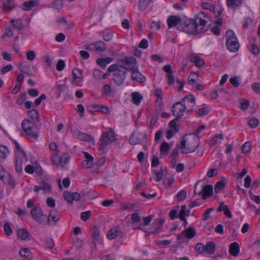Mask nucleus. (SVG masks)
<instances>
[{
    "label": "nucleus",
    "mask_w": 260,
    "mask_h": 260,
    "mask_svg": "<svg viewBox=\"0 0 260 260\" xmlns=\"http://www.w3.org/2000/svg\"><path fill=\"white\" fill-rule=\"evenodd\" d=\"M200 139L190 133L186 135L180 142V150L182 153L188 154L194 152L199 146Z\"/></svg>",
    "instance_id": "f257e3e1"
},
{
    "label": "nucleus",
    "mask_w": 260,
    "mask_h": 260,
    "mask_svg": "<svg viewBox=\"0 0 260 260\" xmlns=\"http://www.w3.org/2000/svg\"><path fill=\"white\" fill-rule=\"evenodd\" d=\"M196 103V98L193 94L185 96L180 101V119L184 118L192 112Z\"/></svg>",
    "instance_id": "f03ea898"
},
{
    "label": "nucleus",
    "mask_w": 260,
    "mask_h": 260,
    "mask_svg": "<svg viewBox=\"0 0 260 260\" xmlns=\"http://www.w3.org/2000/svg\"><path fill=\"white\" fill-rule=\"evenodd\" d=\"M209 19V16L204 12H200L195 15L193 20L196 27V34L204 32L208 29L207 22Z\"/></svg>",
    "instance_id": "7ed1b4c3"
},
{
    "label": "nucleus",
    "mask_w": 260,
    "mask_h": 260,
    "mask_svg": "<svg viewBox=\"0 0 260 260\" xmlns=\"http://www.w3.org/2000/svg\"><path fill=\"white\" fill-rule=\"evenodd\" d=\"M192 19L184 15H180V30L188 34L197 35L196 29Z\"/></svg>",
    "instance_id": "20e7f679"
},
{
    "label": "nucleus",
    "mask_w": 260,
    "mask_h": 260,
    "mask_svg": "<svg viewBox=\"0 0 260 260\" xmlns=\"http://www.w3.org/2000/svg\"><path fill=\"white\" fill-rule=\"evenodd\" d=\"M226 46L231 52H235L239 48V44L235 32L231 30L226 31Z\"/></svg>",
    "instance_id": "39448f33"
},
{
    "label": "nucleus",
    "mask_w": 260,
    "mask_h": 260,
    "mask_svg": "<svg viewBox=\"0 0 260 260\" xmlns=\"http://www.w3.org/2000/svg\"><path fill=\"white\" fill-rule=\"evenodd\" d=\"M115 140L114 131L113 129L103 132L100 139V144L99 150L101 151H104L106 147Z\"/></svg>",
    "instance_id": "423d86ee"
},
{
    "label": "nucleus",
    "mask_w": 260,
    "mask_h": 260,
    "mask_svg": "<svg viewBox=\"0 0 260 260\" xmlns=\"http://www.w3.org/2000/svg\"><path fill=\"white\" fill-rule=\"evenodd\" d=\"M119 66L128 71H132L138 67L136 59L133 57H125L118 61Z\"/></svg>",
    "instance_id": "0eeeda50"
},
{
    "label": "nucleus",
    "mask_w": 260,
    "mask_h": 260,
    "mask_svg": "<svg viewBox=\"0 0 260 260\" xmlns=\"http://www.w3.org/2000/svg\"><path fill=\"white\" fill-rule=\"evenodd\" d=\"M196 235V229L193 227H189L180 233V246L187 245L188 240L192 239Z\"/></svg>",
    "instance_id": "6e6552de"
},
{
    "label": "nucleus",
    "mask_w": 260,
    "mask_h": 260,
    "mask_svg": "<svg viewBox=\"0 0 260 260\" xmlns=\"http://www.w3.org/2000/svg\"><path fill=\"white\" fill-rule=\"evenodd\" d=\"M22 128L23 131L34 139H37L38 134L33 129V124L28 120L25 119L22 122Z\"/></svg>",
    "instance_id": "1a4fd4ad"
},
{
    "label": "nucleus",
    "mask_w": 260,
    "mask_h": 260,
    "mask_svg": "<svg viewBox=\"0 0 260 260\" xmlns=\"http://www.w3.org/2000/svg\"><path fill=\"white\" fill-rule=\"evenodd\" d=\"M200 180L197 182L195 185L194 188V194H199L201 195L202 194V198L203 200H206L207 198L211 197L213 194V186L211 185H206L202 187V189L199 191V192H197V186L198 184V183L200 182Z\"/></svg>",
    "instance_id": "9d476101"
},
{
    "label": "nucleus",
    "mask_w": 260,
    "mask_h": 260,
    "mask_svg": "<svg viewBox=\"0 0 260 260\" xmlns=\"http://www.w3.org/2000/svg\"><path fill=\"white\" fill-rule=\"evenodd\" d=\"M30 214L37 222L43 224L46 220V216L43 213L42 209L39 207H35L31 210Z\"/></svg>",
    "instance_id": "9b49d317"
},
{
    "label": "nucleus",
    "mask_w": 260,
    "mask_h": 260,
    "mask_svg": "<svg viewBox=\"0 0 260 260\" xmlns=\"http://www.w3.org/2000/svg\"><path fill=\"white\" fill-rule=\"evenodd\" d=\"M126 73V72L119 69L113 74V80L117 85L120 86L123 84Z\"/></svg>",
    "instance_id": "f8f14e48"
},
{
    "label": "nucleus",
    "mask_w": 260,
    "mask_h": 260,
    "mask_svg": "<svg viewBox=\"0 0 260 260\" xmlns=\"http://www.w3.org/2000/svg\"><path fill=\"white\" fill-rule=\"evenodd\" d=\"M64 199L69 204L72 205L73 201H78L80 198V195L77 192L71 193L68 191L63 192Z\"/></svg>",
    "instance_id": "ddd939ff"
},
{
    "label": "nucleus",
    "mask_w": 260,
    "mask_h": 260,
    "mask_svg": "<svg viewBox=\"0 0 260 260\" xmlns=\"http://www.w3.org/2000/svg\"><path fill=\"white\" fill-rule=\"evenodd\" d=\"M131 72V80L133 81L139 83H144L145 82L146 78L139 71L138 66Z\"/></svg>",
    "instance_id": "4468645a"
},
{
    "label": "nucleus",
    "mask_w": 260,
    "mask_h": 260,
    "mask_svg": "<svg viewBox=\"0 0 260 260\" xmlns=\"http://www.w3.org/2000/svg\"><path fill=\"white\" fill-rule=\"evenodd\" d=\"M118 236L121 237L123 236V233L119 226L114 227L110 230L107 233V238L110 240L114 239Z\"/></svg>",
    "instance_id": "2eb2a0df"
},
{
    "label": "nucleus",
    "mask_w": 260,
    "mask_h": 260,
    "mask_svg": "<svg viewBox=\"0 0 260 260\" xmlns=\"http://www.w3.org/2000/svg\"><path fill=\"white\" fill-rule=\"evenodd\" d=\"M74 134H75L76 135L77 138L80 140L86 142H94V138L89 134L79 132L78 130L74 131Z\"/></svg>",
    "instance_id": "dca6fc26"
},
{
    "label": "nucleus",
    "mask_w": 260,
    "mask_h": 260,
    "mask_svg": "<svg viewBox=\"0 0 260 260\" xmlns=\"http://www.w3.org/2000/svg\"><path fill=\"white\" fill-rule=\"evenodd\" d=\"M1 180L6 184L9 185L10 186L14 188L15 183L12 176L7 172L0 175Z\"/></svg>",
    "instance_id": "f3484780"
},
{
    "label": "nucleus",
    "mask_w": 260,
    "mask_h": 260,
    "mask_svg": "<svg viewBox=\"0 0 260 260\" xmlns=\"http://www.w3.org/2000/svg\"><path fill=\"white\" fill-rule=\"evenodd\" d=\"M145 135L141 133H133L129 139V143L131 145H136L141 143Z\"/></svg>",
    "instance_id": "a211bd4d"
},
{
    "label": "nucleus",
    "mask_w": 260,
    "mask_h": 260,
    "mask_svg": "<svg viewBox=\"0 0 260 260\" xmlns=\"http://www.w3.org/2000/svg\"><path fill=\"white\" fill-rule=\"evenodd\" d=\"M83 154L86 159L82 161V166L85 169H89L92 166L93 157L87 152H83Z\"/></svg>",
    "instance_id": "6ab92c4d"
},
{
    "label": "nucleus",
    "mask_w": 260,
    "mask_h": 260,
    "mask_svg": "<svg viewBox=\"0 0 260 260\" xmlns=\"http://www.w3.org/2000/svg\"><path fill=\"white\" fill-rule=\"evenodd\" d=\"M72 73L73 76V83L78 84L80 83L83 79V74L82 72L77 68H74L72 70Z\"/></svg>",
    "instance_id": "aec40b11"
},
{
    "label": "nucleus",
    "mask_w": 260,
    "mask_h": 260,
    "mask_svg": "<svg viewBox=\"0 0 260 260\" xmlns=\"http://www.w3.org/2000/svg\"><path fill=\"white\" fill-rule=\"evenodd\" d=\"M167 22L169 28L177 26L179 24V16L170 15L168 17Z\"/></svg>",
    "instance_id": "412c9836"
},
{
    "label": "nucleus",
    "mask_w": 260,
    "mask_h": 260,
    "mask_svg": "<svg viewBox=\"0 0 260 260\" xmlns=\"http://www.w3.org/2000/svg\"><path fill=\"white\" fill-rule=\"evenodd\" d=\"M240 252V246L239 244L236 242H233L230 245L229 253L234 256L238 255Z\"/></svg>",
    "instance_id": "4be33fe9"
},
{
    "label": "nucleus",
    "mask_w": 260,
    "mask_h": 260,
    "mask_svg": "<svg viewBox=\"0 0 260 260\" xmlns=\"http://www.w3.org/2000/svg\"><path fill=\"white\" fill-rule=\"evenodd\" d=\"M217 212H223L224 215L229 218H232V214L229 209L228 206L224 204L223 202H222L220 206L217 209Z\"/></svg>",
    "instance_id": "5701e85b"
},
{
    "label": "nucleus",
    "mask_w": 260,
    "mask_h": 260,
    "mask_svg": "<svg viewBox=\"0 0 260 260\" xmlns=\"http://www.w3.org/2000/svg\"><path fill=\"white\" fill-rule=\"evenodd\" d=\"M190 60L194 63L196 67L201 68L205 64L204 60L196 55H191L190 56Z\"/></svg>",
    "instance_id": "b1692460"
},
{
    "label": "nucleus",
    "mask_w": 260,
    "mask_h": 260,
    "mask_svg": "<svg viewBox=\"0 0 260 260\" xmlns=\"http://www.w3.org/2000/svg\"><path fill=\"white\" fill-rule=\"evenodd\" d=\"M51 188V185L48 182L42 181L39 185L35 187L34 191L38 192L40 190H43L44 192L49 191Z\"/></svg>",
    "instance_id": "393cba45"
},
{
    "label": "nucleus",
    "mask_w": 260,
    "mask_h": 260,
    "mask_svg": "<svg viewBox=\"0 0 260 260\" xmlns=\"http://www.w3.org/2000/svg\"><path fill=\"white\" fill-rule=\"evenodd\" d=\"M60 219V215L58 212L55 209L51 210L50 211L49 216L47 218L48 221H49L50 220H51L52 221L56 223Z\"/></svg>",
    "instance_id": "a878e982"
},
{
    "label": "nucleus",
    "mask_w": 260,
    "mask_h": 260,
    "mask_svg": "<svg viewBox=\"0 0 260 260\" xmlns=\"http://www.w3.org/2000/svg\"><path fill=\"white\" fill-rule=\"evenodd\" d=\"M113 59L111 57L101 58L96 60V63L102 68H105L107 64L111 62Z\"/></svg>",
    "instance_id": "bb28decb"
},
{
    "label": "nucleus",
    "mask_w": 260,
    "mask_h": 260,
    "mask_svg": "<svg viewBox=\"0 0 260 260\" xmlns=\"http://www.w3.org/2000/svg\"><path fill=\"white\" fill-rule=\"evenodd\" d=\"M244 0H226L227 6L232 9L240 7Z\"/></svg>",
    "instance_id": "cd10ccee"
},
{
    "label": "nucleus",
    "mask_w": 260,
    "mask_h": 260,
    "mask_svg": "<svg viewBox=\"0 0 260 260\" xmlns=\"http://www.w3.org/2000/svg\"><path fill=\"white\" fill-rule=\"evenodd\" d=\"M38 4L37 2L34 1H28L24 2L21 6V9L24 11H29L32 7Z\"/></svg>",
    "instance_id": "c85d7f7f"
},
{
    "label": "nucleus",
    "mask_w": 260,
    "mask_h": 260,
    "mask_svg": "<svg viewBox=\"0 0 260 260\" xmlns=\"http://www.w3.org/2000/svg\"><path fill=\"white\" fill-rule=\"evenodd\" d=\"M2 2L5 10H11L15 7L14 0H2Z\"/></svg>",
    "instance_id": "c756f323"
},
{
    "label": "nucleus",
    "mask_w": 260,
    "mask_h": 260,
    "mask_svg": "<svg viewBox=\"0 0 260 260\" xmlns=\"http://www.w3.org/2000/svg\"><path fill=\"white\" fill-rule=\"evenodd\" d=\"M226 185V181L224 180H220L218 181L214 187V191L216 193H219L222 190H223Z\"/></svg>",
    "instance_id": "7c9ffc66"
},
{
    "label": "nucleus",
    "mask_w": 260,
    "mask_h": 260,
    "mask_svg": "<svg viewBox=\"0 0 260 260\" xmlns=\"http://www.w3.org/2000/svg\"><path fill=\"white\" fill-rule=\"evenodd\" d=\"M19 254L21 256L27 257L28 259L32 258V253L27 248H21L19 251Z\"/></svg>",
    "instance_id": "2f4dec72"
},
{
    "label": "nucleus",
    "mask_w": 260,
    "mask_h": 260,
    "mask_svg": "<svg viewBox=\"0 0 260 260\" xmlns=\"http://www.w3.org/2000/svg\"><path fill=\"white\" fill-rule=\"evenodd\" d=\"M95 49L98 52H103L106 49V45L102 41H97L94 43Z\"/></svg>",
    "instance_id": "473e14b6"
},
{
    "label": "nucleus",
    "mask_w": 260,
    "mask_h": 260,
    "mask_svg": "<svg viewBox=\"0 0 260 260\" xmlns=\"http://www.w3.org/2000/svg\"><path fill=\"white\" fill-rule=\"evenodd\" d=\"M9 150L5 145H0V161L4 160L9 154Z\"/></svg>",
    "instance_id": "72a5a7b5"
},
{
    "label": "nucleus",
    "mask_w": 260,
    "mask_h": 260,
    "mask_svg": "<svg viewBox=\"0 0 260 260\" xmlns=\"http://www.w3.org/2000/svg\"><path fill=\"white\" fill-rule=\"evenodd\" d=\"M166 168H164L163 167H161L159 171H157L156 170L153 171V173L155 175V179L157 181H159L162 179L164 176V172L165 171Z\"/></svg>",
    "instance_id": "f704fd0d"
},
{
    "label": "nucleus",
    "mask_w": 260,
    "mask_h": 260,
    "mask_svg": "<svg viewBox=\"0 0 260 260\" xmlns=\"http://www.w3.org/2000/svg\"><path fill=\"white\" fill-rule=\"evenodd\" d=\"M215 245L214 242H208L205 246V251L208 254H213L215 252Z\"/></svg>",
    "instance_id": "c9c22d12"
},
{
    "label": "nucleus",
    "mask_w": 260,
    "mask_h": 260,
    "mask_svg": "<svg viewBox=\"0 0 260 260\" xmlns=\"http://www.w3.org/2000/svg\"><path fill=\"white\" fill-rule=\"evenodd\" d=\"M18 237L22 240H26L28 237V233L26 230L21 229L17 231Z\"/></svg>",
    "instance_id": "e433bc0d"
},
{
    "label": "nucleus",
    "mask_w": 260,
    "mask_h": 260,
    "mask_svg": "<svg viewBox=\"0 0 260 260\" xmlns=\"http://www.w3.org/2000/svg\"><path fill=\"white\" fill-rule=\"evenodd\" d=\"M165 220L164 218L156 220L155 222L154 223V226L155 228V230L154 232H152L151 233H157L160 229H161L163 226V224L165 222Z\"/></svg>",
    "instance_id": "4c0bfd02"
},
{
    "label": "nucleus",
    "mask_w": 260,
    "mask_h": 260,
    "mask_svg": "<svg viewBox=\"0 0 260 260\" xmlns=\"http://www.w3.org/2000/svg\"><path fill=\"white\" fill-rule=\"evenodd\" d=\"M132 96L133 103L139 105L142 100V95L139 92H136L132 93Z\"/></svg>",
    "instance_id": "58836bf2"
},
{
    "label": "nucleus",
    "mask_w": 260,
    "mask_h": 260,
    "mask_svg": "<svg viewBox=\"0 0 260 260\" xmlns=\"http://www.w3.org/2000/svg\"><path fill=\"white\" fill-rule=\"evenodd\" d=\"M223 9L219 5H216L213 6L211 12L214 13L216 17H218L222 13Z\"/></svg>",
    "instance_id": "ea45409f"
},
{
    "label": "nucleus",
    "mask_w": 260,
    "mask_h": 260,
    "mask_svg": "<svg viewBox=\"0 0 260 260\" xmlns=\"http://www.w3.org/2000/svg\"><path fill=\"white\" fill-rule=\"evenodd\" d=\"M169 216L172 220L179 217V207L178 206H176L173 208V210L170 212Z\"/></svg>",
    "instance_id": "a19ab883"
},
{
    "label": "nucleus",
    "mask_w": 260,
    "mask_h": 260,
    "mask_svg": "<svg viewBox=\"0 0 260 260\" xmlns=\"http://www.w3.org/2000/svg\"><path fill=\"white\" fill-rule=\"evenodd\" d=\"M248 50L255 55L259 54L260 51L258 46L255 44H252L248 46Z\"/></svg>",
    "instance_id": "79ce46f5"
},
{
    "label": "nucleus",
    "mask_w": 260,
    "mask_h": 260,
    "mask_svg": "<svg viewBox=\"0 0 260 260\" xmlns=\"http://www.w3.org/2000/svg\"><path fill=\"white\" fill-rule=\"evenodd\" d=\"M28 115L32 120H36L38 121H40V118L38 112L34 109L30 110L28 111Z\"/></svg>",
    "instance_id": "37998d69"
},
{
    "label": "nucleus",
    "mask_w": 260,
    "mask_h": 260,
    "mask_svg": "<svg viewBox=\"0 0 260 260\" xmlns=\"http://www.w3.org/2000/svg\"><path fill=\"white\" fill-rule=\"evenodd\" d=\"M11 23L14 28H17L18 30H21L23 29V24L20 19H17L16 20L15 19H12L11 20Z\"/></svg>",
    "instance_id": "c03bdc74"
},
{
    "label": "nucleus",
    "mask_w": 260,
    "mask_h": 260,
    "mask_svg": "<svg viewBox=\"0 0 260 260\" xmlns=\"http://www.w3.org/2000/svg\"><path fill=\"white\" fill-rule=\"evenodd\" d=\"M25 161L21 157L20 158H17L15 164V169L18 173H21L22 171V163Z\"/></svg>",
    "instance_id": "a18cd8bd"
},
{
    "label": "nucleus",
    "mask_w": 260,
    "mask_h": 260,
    "mask_svg": "<svg viewBox=\"0 0 260 260\" xmlns=\"http://www.w3.org/2000/svg\"><path fill=\"white\" fill-rule=\"evenodd\" d=\"M152 0H140L139 1V9L144 11L148 6L149 4Z\"/></svg>",
    "instance_id": "49530a36"
},
{
    "label": "nucleus",
    "mask_w": 260,
    "mask_h": 260,
    "mask_svg": "<svg viewBox=\"0 0 260 260\" xmlns=\"http://www.w3.org/2000/svg\"><path fill=\"white\" fill-rule=\"evenodd\" d=\"M214 211V208H210L205 210L202 216L203 220H207L210 217V213Z\"/></svg>",
    "instance_id": "de8ad7c7"
},
{
    "label": "nucleus",
    "mask_w": 260,
    "mask_h": 260,
    "mask_svg": "<svg viewBox=\"0 0 260 260\" xmlns=\"http://www.w3.org/2000/svg\"><path fill=\"white\" fill-rule=\"evenodd\" d=\"M172 167L176 169L177 172H179V157L171 158Z\"/></svg>",
    "instance_id": "09e8293b"
},
{
    "label": "nucleus",
    "mask_w": 260,
    "mask_h": 260,
    "mask_svg": "<svg viewBox=\"0 0 260 260\" xmlns=\"http://www.w3.org/2000/svg\"><path fill=\"white\" fill-rule=\"evenodd\" d=\"M188 81L190 83H194L199 79V75L197 73L191 72L188 76Z\"/></svg>",
    "instance_id": "8fccbe9b"
},
{
    "label": "nucleus",
    "mask_w": 260,
    "mask_h": 260,
    "mask_svg": "<svg viewBox=\"0 0 260 260\" xmlns=\"http://www.w3.org/2000/svg\"><path fill=\"white\" fill-rule=\"evenodd\" d=\"M15 146H16V148L18 151V155H19L18 157H23V159L24 160H26L27 158H26V156L25 153L24 152V151L22 150H21L20 146L19 145V144L17 143H15Z\"/></svg>",
    "instance_id": "3c124183"
},
{
    "label": "nucleus",
    "mask_w": 260,
    "mask_h": 260,
    "mask_svg": "<svg viewBox=\"0 0 260 260\" xmlns=\"http://www.w3.org/2000/svg\"><path fill=\"white\" fill-rule=\"evenodd\" d=\"M251 149V144L250 142L245 143L242 146V151L244 153H248L250 151Z\"/></svg>",
    "instance_id": "603ef678"
},
{
    "label": "nucleus",
    "mask_w": 260,
    "mask_h": 260,
    "mask_svg": "<svg viewBox=\"0 0 260 260\" xmlns=\"http://www.w3.org/2000/svg\"><path fill=\"white\" fill-rule=\"evenodd\" d=\"M4 230L5 234L7 236L11 235L13 233V230H12L10 224L8 222H6L4 224Z\"/></svg>",
    "instance_id": "864d4df0"
},
{
    "label": "nucleus",
    "mask_w": 260,
    "mask_h": 260,
    "mask_svg": "<svg viewBox=\"0 0 260 260\" xmlns=\"http://www.w3.org/2000/svg\"><path fill=\"white\" fill-rule=\"evenodd\" d=\"M100 235V230L96 226H94L92 230V234L91 235L92 239L93 241L98 240V237Z\"/></svg>",
    "instance_id": "5fc2aeb1"
},
{
    "label": "nucleus",
    "mask_w": 260,
    "mask_h": 260,
    "mask_svg": "<svg viewBox=\"0 0 260 260\" xmlns=\"http://www.w3.org/2000/svg\"><path fill=\"white\" fill-rule=\"evenodd\" d=\"M258 124V120L256 118H252L248 121L249 126L252 128H255L257 126Z\"/></svg>",
    "instance_id": "6e6d98bb"
},
{
    "label": "nucleus",
    "mask_w": 260,
    "mask_h": 260,
    "mask_svg": "<svg viewBox=\"0 0 260 260\" xmlns=\"http://www.w3.org/2000/svg\"><path fill=\"white\" fill-rule=\"evenodd\" d=\"M206 126L205 125H202L199 127H198L192 134L193 135L198 137L199 139L201 137V133L203 130H204L206 128Z\"/></svg>",
    "instance_id": "4d7b16f0"
},
{
    "label": "nucleus",
    "mask_w": 260,
    "mask_h": 260,
    "mask_svg": "<svg viewBox=\"0 0 260 260\" xmlns=\"http://www.w3.org/2000/svg\"><path fill=\"white\" fill-rule=\"evenodd\" d=\"M209 111L210 110L208 107H203L198 110V115L199 116L207 115L209 113Z\"/></svg>",
    "instance_id": "13d9d810"
},
{
    "label": "nucleus",
    "mask_w": 260,
    "mask_h": 260,
    "mask_svg": "<svg viewBox=\"0 0 260 260\" xmlns=\"http://www.w3.org/2000/svg\"><path fill=\"white\" fill-rule=\"evenodd\" d=\"M177 133V129H170L166 132V137L168 140L170 139L176 133Z\"/></svg>",
    "instance_id": "bf43d9fd"
},
{
    "label": "nucleus",
    "mask_w": 260,
    "mask_h": 260,
    "mask_svg": "<svg viewBox=\"0 0 260 260\" xmlns=\"http://www.w3.org/2000/svg\"><path fill=\"white\" fill-rule=\"evenodd\" d=\"M230 81L234 87H238L240 85V80L237 76L231 78Z\"/></svg>",
    "instance_id": "052dcab7"
},
{
    "label": "nucleus",
    "mask_w": 260,
    "mask_h": 260,
    "mask_svg": "<svg viewBox=\"0 0 260 260\" xmlns=\"http://www.w3.org/2000/svg\"><path fill=\"white\" fill-rule=\"evenodd\" d=\"M162 98H157L155 101L156 110L159 112L161 111L162 107Z\"/></svg>",
    "instance_id": "680f3d73"
},
{
    "label": "nucleus",
    "mask_w": 260,
    "mask_h": 260,
    "mask_svg": "<svg viewBox=\"0 0 260 260\" xmlns=\"http://www.w3.org/2000/svg\"><path fill=\"white\" fill-rule=\"evenodd\" d=\"M241 108L242 109L246 110L248 108L250 105V102L247 100H242L241 101Z\"/></svg>",
    "instance_id": "e2e57ef3"
},
{
    "label": "nucleus",
    "mask_w": 260,
    "mask_h": 260,
    "mask_svg": "<svg viewBox=\"0 0 260 260\" xmlns=\"http://www.w3.org/2000/svg\"><path fill=\"white\" fill-rule=\"evenodd\" d=\"M252 89L256 93H260V83L257 82H254L251 85Z\"/></svg>",
    "instance_id": "0e129e2a"
},
{
    "label": "nucleus",
    "mask_w": 260,
    "mask_h": 260,
    "mask_svg": "<svg viewBox=\"0 0 260 260\" xmlns=\"http://www.w3.org/2000/svg\"><path fill=\"white\" fill-rule=\"evenodd\" d=\"M26 58L28 60H33L36 57V53L33 50H29L26 52Z\"/></svg>",
    "instance_id": "69168bd1"
},
{
    "label": "nucleus",
    "mask_w": 260,
    "mask_h": 260,
    "mask_svg": "<svg viewBox=\"0 0 260 260\" xmlns=\"http://www.w3.org/2000/svg\"><path fill=\"white\" fill-rule=\"evenodd\" d=\"M205 246L201 243H199L196 244L195 249L199 253H202L205 251Z\"/></svg>",
    "instance_id": "338daca9"
},
{
    "label": "nucleus",
    "mask_w": 260,
    "mask_h": 260,
    "mask_svg": "<svg viewBox=\"0 0 260 260\" xmlns=\"http://www.w3.org/2000/svg\"><path fill=\"white\" fill-rule=\"evenodd\" d=\"M65 67V62L64 60L59 59L56 64V69L58 71H62Z\"/></svg>",
    "instance_id": "774afa93"
}]
</instances>
